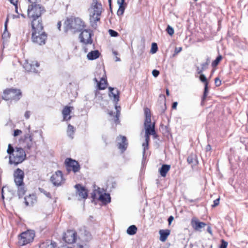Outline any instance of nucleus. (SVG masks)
Segmentation results:
<instances>
[{
	"instance_id": "obj_1",
	"label": "nucleus",
	"mask_w": 248,
	"mask_h": 248,
	"mask_svg": "<svg viewBox=\"0 0 248 248\" xmlns=\"http://www.w3.org/2000/svg\"><path fill=\"white\" fill-rule=\"evenodd\" d=\"M32 40L39 45H44L47 38L46 33L43 31V24L38 20H34L31 23Z\"/></svg>"
},
{
	"instance_id": "obj_2",
	"label": "nucleus",
	"mask_w": 248,
	"mask_h": 248,
	"mask_svg": "<svg viewBox=\"0 0 248 248\" xmlns=\"http://www.w3.org/2000/svg\"><path fill=\"white\" fill-rule=\"evenodd\" d=\"M102 9V4L98 0H93L89 11L91 26L94 29L97 27V23L100 21Z\"/></svg>"
},
{
	"instance_id": "obj_3",
	"label": "nucleus",
	"mask_w": 248,
	"mask_h": 248,
	"mask_svg": "<svg viewBox=\"0 0 248 248\" xmlns=\"http://www.w3.org/2000/svg\"><path fill=\"white\" fill-rule=\"evenodd\" d=\"M86 28L85 22L79 17H71L64 22L65 31H68L73 33L80 32Z\"/></svg>"
},
{
	"instance_id": "obj_4",
	"label": "nucleus",
	"mask_w": 248,
	"mask_h": 248,
	"mask_svg": "<svg viewBox=\"0 0 248 248\" xmlns=\"http://www.w3.org/2000/svg\"><path fill=\"white\" fill-rule=\"evenodd\" d=\"M45 10L41 5H37V6L28 7V16L29 18H32V22L34 20H38L40 24H42V21L40 16Z\"/></svg>"
},
{
	"instance_id": "obj_5",
	"label": "nucleus",
	"mask_w": 248,
	"mask_h": 248,
	"mask_svg": "<svg viewBox=\"0 0 248 248\" xmlns=\"http://www.w3.org/2000/svg\"><path fill=\"white\" fill-rule=\"evenodd\" d=\"M26 155L23 149L16 148L12 155L9 156V163L17 165L22 163L26 158Z\"/></svg>"
},
{
	"instance_id": "obj_6",
	"label": "nucleus",
	"mask_w": 248,
	"mask_h": 248,
	"mask_svg": "<svg viewBox=\"0 0 248 248\" xmlns=\"http://www.w3.org/2000/svg\"><path fill=\"white\" fill-rule=\"evenodd\" d=\"M109 90V96L110 97H113V100L115 104V109H116V112L114 117V121L117 123L119 121V117L120 114V107L117 106V104L119 101V91L113 87H109L108 88Z\"/></svg>"
},
{
	"instance_id": "obj_7",
	"label": "nucleus",
	"mask_w": 248,
	"mask_h": 248,
	"mask_svg": "<svg viewBox=\"0 0 248 248\" xmlns=\"http://www.w3.org/2000/svg\"><path fill=\"white\" fill-rule=\"evenodd\" d=\"M35 236L34 232L27 230L21 233L18 237V245L23 246L32 242Z\"/></svg>"
},
{
	"instance_id": "obj_8",
	"label": "nucleus",
	"mask_w": 248,
	"mask_h": 248,
	"mask_svg": "<svg viewBox=\"0 0 248 248\" xmlns=\"http://www.w3.org/2000/svg\"><path fill=\"white\" fill-rule=\"evenodd\" d=\"M21 92L20 90L16 89H8L3 92L2 99L8 100L18 101L21 97Z\"/></svg>"
},
{
	"instance_id": "obj_9",
	"label": "nucleus",
	"mask_w": 248,
	"mask_h": 248,
	"mask_svg": "<svg viewBox=\"0 0 248 248\" xmlns=\"http://www.w3.org/2000/svg\"><path fill=\"white\" fill-rule=\"evenodd\" d=\"M39 65L38 62L36 61L26 60L23 67L28 72L37 73Z\"/></svg>"
},
{
	"instance_id": "obj_10",
	"label": "nucleus",
	"mask_w": 248,
	"mask_h": 248,
	"mask_svg": "<svg viewBox=\"0 0 248 248\" xmlns=\"http://www.w3.org/2000/svg\"><path fill=\"white\" fill-rule=\"evenodd\" d=\"M78 239L81 242L86 243L92 240V236L90 232L84 228L79 230Z\"/></svg>"
},
{
	"instance_id": "obj_11",
	"label": "nucleus",
	"mask_w": 248,
	"mask_h": 248,
	"mask_svg": "<svg viewBox=\"0 0 248 248\" xmlns=\"http://www.w3.org/2000/svg\"><path fill=\"white\" fill-rule=\"evenodd\" d=\"M65 164L68 171H70L72 170L74 172H76L78 171L80 169V166L78 162L71 158H66Z\"/></svg>"
},
{
	"instance_id": "obj_12",
	"label": "nucleus",
	"mask_w": 248,
	"mask_h": 248,
	"mask_svg": "<svg viewBox=\"0 0 248 248\" xmlns=\"http://www.w3.org/2000/svg\"><path fill=\"white\" fill-rule=\"evenodd\" d=\"M81 31V32L79 37L80 42L85 45L92 44L93 41L90 31L84 29Z\"/></svg>"
},
{
	"instance_id": "obj_13",
	"label": "nucleus",
	"mask_w": 248,
	"mask_h": 248,
	"mask_svg": "<svg viewBox=\"0 0 248 248\" xmlns=\"http://www.w3.org/2000/svg\"><path fill=\"white\" fill-rule=\"evenodd\" d=\"M98 194L99 195L98 200L102 202L104 204H107L110 202V196L109 194L104 193L102 194L100 190V188H98V190H95L92 193V198L94 199L96 198V194Z\"/></svg>"
},
{
	"instance_id": "obj_14",
	"label": "nucleus",
	"mask_w": 248,
	"mask_h": 248,
	"mask_svg": "<svg viewBox=\"0 0 248 248\" xmlns=\"http://www.w3.org/2000/svg\"><path fill=\"white\" fill-rule=\"evenodd\" d=\"M50 181L55 186H59L64 183L62 172L58 170L55 172L51 177Z\"/></svg>"
},
{
	"instance_id": "obj_15",
	"label": "nucleus",
	"mask_w": 248,
	"mask_h": 248,
	"mask_svg": "<svg viewBox=\"0 0 248 248\" xmlns=\"http://www.w3.org/2000/svg\"><path fill=\"white\" fill-rule=\"evenodd\" d=\"M77 234L75 231L68 230L64 233L63 236V240L67 243L72 244L76 242L77 239Z\"/></svg>"
},
{
	"instance_id": "obj_16",
	"label": "nucleus",
	"mask_w": 248,
	"mask_h": 248,
	"mask_svg": "<svg viewBox=\"0 0 248 248\" xmlns=\"http://www.w3.org/2000/svg\"><path fill=\"white\" fill-rule=\"evenodd\" d=\"M14 181L16 186H20L24 184L23 179L24 172L21 169H16L14 173Z\"/></svg>"
},
{
	"instance_id": "obj_17",
	"label": "nucleus",
	"mask_w": 248,
	"mask_h": 248,
	"mask_svg": "<svg viewBox=\"0 0 248 248\" xmlns=\"http://www.w3.org/2000/svg\"><path fill=\"white\" fill-rule=\"evenodd\" d=\"M75 187L77 189L78 195L81 198V199H85L87 198V190L85 187L82 186L80 184H77L75 186Z\"/></svg>"
},
{
	"instance_id": "obj_18",
	"label": "nucleus",
	"mask_w": 248,
	"mask_h": 248,
	"mask_svg": "<svg viewBox=\"0 0 248 248\" xmlns=\"http://www.w3.org/2000/svg\"><path fill=\"white\" fill-rule=\"evenodd\" d=\"M206 223L203 222H200L197 219H192L191 220V225L193 229L196 231L201 232V229L206 226Z\"/></svg>"
},
{
	"instance_id": "obj_19",
	"label": "nucleus",
	"mask_w": 248,
	"mask_h": 248,
	"mask_svg": "<svg viewBox=\"0 0 248 248\" xmlns=\"http://www.w3.org/2000/svg\"><path fill=\"white\" fill-rule=\"evenodd\" d=\"M145 128V137H150V135L155 136V124L144 125Z\"/></svg>"
},
{
	"instance_id": "obj_20",
	"label": "nucleus",
	"mask_w": 248,
	"mask_h": 248,
	"mask_svg": "<svg viewBox=\"0 0 248 248\" xmlns=\"http://www.w3.org/2000/svg\"><path fill=\"white\" fill-rule=\"evenodd\" d=\"M117 140H121V142H118V148L123 152L126 150L127 146L126 138L124 136H120L117 138Z\"/></svg>"
},
{
	"instance_id": "obj_21",
	"label": "nucleus",
	"mask_w": 248,
	"mask_h": 248,
	"mask_svg": "<svg viewBox=\"0 0 248 248\" xmlns=\"http://www.w3.org/2000/svg\"><path fill=\"white\" fill-rule=\"evenodd\" d=\"M72 109H73L72 107L66 106L64 108L62 111L64 121H68L71 119V116L69 115Z\"/></svg>"
},
{
	"instance_id": "obj_22",
	"label": "nucleus",
	"mask_w": 248,
	"mask_h": 248,
	"mask_svg": "<svg viewBox=\"0 0 248 248\" xmlns=\"http://www.w3.org/2000/svg\"><path fill=\"white\" fill-rule=\"evenodd\" d=\"M24 200L26 206H32L36 201V197L34 194H30L26 196Z\"/></svg>"
},
{
	"instance_id": "obj_23",
	"label": "nucleus",
	"mask_w": 248,
	"mask_h": 248,
	"mask_svg": "<svg viewBox=\"0 0 248 248\" xmlns=\"http://www.w3.org/2000/svg\"><path fill=\"white\" fill-rule=\"evenodd\" d=\"M93 80L97 83V87L99 90H104L106 88L107 81L105 77L101 78L100 81H98L96 78Z\"/></svg>"
},
{
	"instance_id": "obj_24",
	"label": "nucleus",
	"mask_w": 248,
	"mask_h": 248,
	"mask_svg": "<svg viewBox=\"0 0 248 248\" xmlns=\"http://www.w3.org/2000/svg\"><path fill=\"white\" fill-rule=\"evenodd\" d=\"M56 246L57 245L55 242L47 240L41 243L39 248H55Z\"/></svg>"
},
{
	"instance_id": "obj_25",
	"label": "nucleus",
	"mask_w": 248,
	"mask_h": 248,
	"mask_svg": "<svg viewBox=\"0 0 248 248\" xmlns=\"http://www.w3.org/2000/svg\"><path fill=\"white\" fill-rule=\"evenodd\" d=\"M170 165L167 164L162 165L159 170L161 176L165 177L166 176L167 172L170 170Z\"/></svg>"
},
{
	"instance_id": "obj_26",
	"label": "nucleus",
	"mask_w": 248,
	"mask_h": 248,
	"mask_svg": "<svg viewBox=\"0 0 248 248\" xmlns=\"http://www.w3.org/2000/svg\"><path fill=\"white\" fill-rule=\"evenodd\" d=\"M159 232L160 234V240L162 242H164L169 235L170 231L169 230H160Z\"/></svg>"
},
{
	"instance_id": "obj_27",
	"label": "nucleus",
	"mask_w": 248,
	"mask_h": 248,
	"mask_svg": "<svg viewBox=\"0 0 248 248\" xmlns=\"http://www.w3.org/2000/svg\"><path fill=\"white\" fill-rule=\"evenodd\" d=\"M144 114L145 116L144 125L152 124L151 119V112L150 110L148 108H146L144 109Z\"/></svg>"
},
{
	"instance_id": "obj_28",
	"label": "nucleus",
	"mask_w": 248,
	"mask_h": 248,
	"mask_svg": "<svg viewBox=\"0 0 248 248\" xmlns=\"http://www.w3.org/2000/svg\"><path fill=\"white\" fill-rule=\"evenodd\" d=\"M100 53L98 50L91 51L87 54V58L90 60H93L99 58Z\"/></svg>"
},
{
	"instance_id": "obj_29",
	"label": "nucleus",
	"mask_w": 248,
	"mask_h": 248,
	"mask_svg": "<svg viewBox=\"0 0 248 248\" xmlns=\"http://www.w3.org/2000/svg\"><path fill=\"white\" fill-rule=\"evenodd\" d=\"M137 227L134 225H132L130 226L127 228L126 232H127V234H128L129 235H132L136 234V233L137 232Z\"/></svg>"
},
{
	"instance_id": "obj_30",
	"label": "nucleus",
	"mask_w": 248,
	"mask_h": 248,
	"mask_svg": "<svg viewBox=\"0 0 248 248\" xmlns=\"http://www.w3.org/2000/svg\"><path fill=\"white\" fill-rule=\"evenodd\" d=\"M75 133V128L73 126L68 124L67 130V135L71 139L73 138V135Z\"/></svg>"
},
{
	"instance_id": "obj_31",
	"label": "nucleus",
	"mask_w": 248,
	"mask_h": 248,
	"mask_svg": "<svg viewBox=\"0 0 248 248\" xmlns=\"http://www.w3.org/2000/svg\"><path fill=\"white\" fill-rule=\"evenodd\" d=\"M18 187V195L19 198H21L25 194L26 191L24 184L20 186H17Z\"/></svg>"
},
{
	"instance_id": "obj_32",
	"label": "nucleus",
	"mask_w": 248,
	"mask_h": 248,
	"mask_svg": "<svg viewBox=\"0 0 248 248\" xmlns=\"http://www.w3.org/2000/svg\"><path fill=\"white\" fill-rule=\"evenodd\" d=\"M187 161L188 164L193 165L196 162V155L193 154H191L188 156Z\"/></svg>"
},
{
	"instance_id": "obj_33",
	"label": "nucleus",
	"mask_w": 248,
	"mask_h": 248,
	"mask_svg": "<svg viewBox=\"0 0 248 248\" xmlns=\"http://www.w3.org/2000/svg\"><path fill=\"white\" fill-rule=\"evenodd\" d=\"M28 7L37 6L41 4V0H28Z\"/></svg>"
},
{
	"instance_id": "obj_34",
	"label": "nucleus",
	"mask_w": 248,
	"mask_h": 248,
	"mask_svg": "<svg viewBox=\"0 0 248 248\" xmlns=\"http://www.w3.org/2000/svg\"><path fill=\"white\" fill-rule=\"evenodd\" d=\"M145 142H144L142 145V147L143 148V155H144V154L145 153L146 150L148 149L149 141L150 140V137H148V138H147V137H145Z\"/></svg>"
},
{
	"instance_id": "obj_35",
	"label": "nucleus",
	"mask_w": 248,
	"mask_h": 248,
	"mask_svg": "<svg viewBox=\"0 0 248 248\" xmlns=\"http://www.w3.org/2000/svg\"><path fill=\"white\" fill-rule=\"evenodd\" d=\"M25 146L24 147L28 150H30L33 145V142L30 141L28 140H23Z\"/></svg>"
},
{
	"instance_id": "obj_36",
	"label": "nucleus",
	"mask_w": 248,
	"mask_h": 248,
	"mask_svg": "<svg viewBox=\"0 0 248 248\" xmlns=\"http://www.w3.org/2000/svg\"><path fill=\"white\" fill-rule=\"evenodd\" d=\"M125 10V7L124 5H119V9L117 11V15L118 16H121L124 14Z\"/></svg>"
},
{
	"instance_id": "obj_37",
	"label": "nucleus",
	"mask_w": 248,
	"mask_h": 248,
	"mask_svg": "<svg viewBox=\"0 0 248 248\" xmlns=\"http://www.w3.org/2000/svg\"><path fill=\"white\" fill-rule=\"evenodd\" d=\"M222 58V57L221 55H219L218 56H217L216 60L212 62V66L216 67V66H217L218 64L220 61L221 60Z\"/></svg>"
},
{
	"instance_id": "obj_38",
	"label": "nucleus",
	"mask_w": 248,
	"mask_h": 248,
	"mask_svg": "<svg viewBox=\"0 0 248 248\" xmlns=\"http://www.w3.org/2000/svg\"><path fill=\"white\" fill-rule=\"evenodd\" d=\"M9 16L7 17V19L5 22V31L4 32H3V33L2 34V37L3 38H8L9 37V33L7 32L6 31V30H7V22H8V18H9Z\"/></svg>"
},
{
	"instance_id": "obj_39",
	"label": "nucleus",
	"mask_w": 248,
	"mask_h": 248,
	"mask_svg": "<svg viewBox=\"0 0 248 248\" xmlns=\"http://www.w3.org/2000/svg\"><path fill=\"white\" fill-rule=\"evenodd\" d=\"M208 93V83H206L204 85V93L203 95L202 98V102H203L207 95Z\"/></svg>"
},
{
	"instance_id": "obj_40",
	"label": "nucleus",
	"mask_w": 248,
	"mask_h": 248,
	"mask_svg": "<svg viewBox=\"0 0 248 248\" xmlns=\"http://www.w3.org/2000/svg\"><path fill=\"white\" fill-rule=\"evenodd\" d=\"M15 151V150L13 148V147L11 146L10 144L8 145V148L7 150V152L8 154L12 155L13 154V153Z\"/></svg>"
},
{
	"instance_id": "obj_41",
	"label": "nucleus",
	"mask_w": 248,
	"mask_h": 248,
	"mask_svg": "<svg viewBox=\"0 0 248 248\" xmlns=\"http://www.w3.org/2000/svg\"><path fill=\"white\" fill-rule=\"evenodd\" d=\"M210 63V60L207 59L206 62H205L202 63L201 64L202 68L203 69V71L206 69L208 67V66Z\"/></svg>"
},
{
	"instance_id": "obj_42",
	"label": "nucleus",
	"mask_w": 248,
	"mask_h": 248,
	"mask_svg": "<svg viewBox=\"0 0 248 248\" xmlns=\"http://www.w3.org/2000/svg\"><path fill=\"white\" fill-rule=\"evenodd\" d=\"M166 31H167V33L170 36L174 34V30L170 25L168 26L167 29H166Z\"/></svg>"
},
{
	"instance_id": "obj_43",
	"label": "nucleus",
	"mask_w": 248,
	"mask_h": 248,
	"mask_svg": "<svg viewBox=\"0 0 248 248\" xmlns=\"http://www.w3.org/2000/svg\"><path fill=\"white\" fill-rule=\"evenodd\" d=\"M108 31L109 35L112 37H117L119 35L118 33L113 30L109 29Z\"/></svg>"
},
{
	"instance_id": "obj_44",
	"label": "nucleus",
	"mask_w": 248,
	"mask_h": 248,
	"mask_svg": "<svg viewBox=\"0 0 248 248\" xmlns=\"http://www.w3.org/2000/svg\"><path fill=\"white\" fill-rule=\"evenodd\" d=\"M157 49H158V48H157V44L155 43H152L151 52L152 53H155L157 51Z\"/></svg>"
},
{
	"instance_id": "obj_45",
	"label": "nucleus",
	"mask_w": 248,
	"mask_h": 248,
	"mask_svg": "<svg viewBox=\"0 0 248 248\" xmlns=\"http://www.w3.org/2000/svg\"><path fill=\"white\" fill-rule=\"evenodd\" d=\"M39 191L43 193L45 195H46L47 197H48L49 198H51V194L49 192H47L45 190H44V189L43 188H39Z\"/></svg>"
},
{
	"instance_id": "obj_46",
	"label": "nucleus",
	"mask_w": 248,
	"mask_h": 248,
	"mask_svg": "<svg viewBox=\"0 0 248 248\" xmlns=\"http://www.w3.org/2000/svg\"><path fill=\"white\" fill-rule=\"evenodd\" d=\"M200 79L202 82L204 83V84L208 83L207 78L204 74H201L200 76Z\"/></svg>"
},
{
	"instance_id": "obj_47",
	"label": "nucleus",
	"mask_w": 248,
	"mask_h": 248,
	"mask_svg": "<svg viewBox=\"0 0 248 248\" xmlns=\"http://www.w3.org/2000/svg\"><path fill=\"white\" fill-rule=\"evenodd\" d=\"M10 2L15 6V10L17 13V1L18 0H9Z\"/></svg>"
},
{
	"instance_id": "obj_48",
	"label": "nucleus",
	"mask_w": 248,
	"mask_h": 248,
	"mask_svg": "<svg viewBox=\"0 0 248 248\" xmlns=\"http://www.w3.org/2000/svg\"><path fill=\"white\" fill-rule=\"evenodd\" d=\"M221 244L219 248H227L228 246V242L225 241L224 240H221Z\"/></svg>"
},
{
	"instance_id": "obj_49",
	"label": "nucleus",
	"mask_w": 248,
	"mask_h": 248,
	"mask_svg": "<svg viewBox=\"0 0 248 248\" xmlns=\"http://www.w3.org/2000/svg\"><path fill=\"white\" fill-rule=\"evenodd\" d=\"M28 130L29 132L28 133H26L24 135V138H23V140H28V138H29V136L31 135V133H30V126H29L28 127Z\"/></svg>"
},
{
	"instance_id": "obj_50",
	"label": "nucleus",
	"mask_w": 248,
	"mask_h": 248,
	"mask_svg": "<svg viewBox=\"0 0 248 248\" xmlns=\"http://www.w3.org/2000/svg\"><path fill=\"white\" fill-rule=\"evenodd\" d=\"M159 74V72L158 70H156V69H154L153 70L152 75L154 77L156 78L158 76Z\"/></svg>"
},
{
	"instance_id": "obj_51",
	"label": "nucleus",
	"mask_w": 248,
	"mask_h": 248,
	"mask_svg": "<svg viewBox=\"0 0 248 248\" xmlns=\"http://www.w3.org/2000/svg\"><path fill=\"white\" fill-rule=\"evenodd\" d=\"M221 80L218 78H216L215 79V83L217 86H219L221 85Z\"/></svg>"
},
{
	"instance_id": "obj_52",
	"label": "nucleus",
	"mask_w": 248,
	"mask_h": 248,
	"mask_svg": "<svg viewBox=\"0 0 248 248\" xmlns=\"http://www.w3.org/2000/svg\"><path fill=\"white\" fill-rule=\"evenodd\" d=\"M21 133H22L21 130H19V129H16V130H15V131H14V136L15 137H16Z\"/></svg>"
},
{
	"instance_id": "obj_53",
	"label": "nucleus",
	"mask_w": 248,
	"mask_h": 248,
	"mask_svg": "<svg viewBox=\"0 0 248 248\" xmlns=\"http://www.w3.org/2000/svg\"><path fill=\"white\" fill-rule=\"evenodd\" d=\"M219 198L217 199L216 200H214V204L212 205L213 207H216L219 204Z\"/></svg>"
},
{
	"instance_id": "obj_54",
	"label": "nucleus",
	"mask_w": 248,
	"mask_h": 248,
	"mask_svg": "<svg viewBox=\"0 0 248 248\" xmlns=\"http://www.w3.org/2000/svg\"><path fill=\"white\" fill-rule=\"evenodd\" d=\"M182 50V47H176L174 51V55L177 54Z\"/></svg>"
},
{
	"instance_id": "obj_55",
	"label": "nucleus",
	"mask_w": 248,
	"mask_h": 248,
	"mask_svg": "<svg viewBox=\"0 0 248 248\" xmlns=\"http://www.w3.org/2000/svg\"><path fill=\"white\" fill-rule=\"evenodd\" d=\"M31 115V112L30 111H26L25 113L24 116L25 117L28 119L30 118Z\"/></svg>"
},
{
	"instance_id": "obj_56",
	"label": "nucleus",
	"mask_w": 248,
	"mask_h": 248,
	"mask_svg": "<svg viewBox=\"0 0 248 248\" xmlns=\"http://www.w3.org/2000/svg\"><path fill=\"white\" fill-rule=\"evenodd\" d=\"M203 71V70L202 68H200L199 67H197V71L198 74H200V75L202 74V73Z\"/></svg>"
},
{
	"instance_id": "obj_57",
	"label": "nucleus",
	"mask_w": 248,
	"mask_h": 248,
	"mask_svg": "<svg viewBox=\"0 0 248 248\" xmlns=\"http://www.w3.org/2000/svg\"><path fill=\"white\" fill-rule=\"evenodd\" d=\"M117 3L119 5H124V0H118Z\"/></svg>"
},
{
	"instance_id": "obj_58",
	"label": "nucleus",
	"mask_w": 248,
	"mask_h": 248,
	"mask_svg": "<svg viewBox=\"0 0 248 248\" xmlns=\"http://www.w3.org/2000/svg\"><path fill=\"white\" fill-rule=\"evenodd\" d=\"M28 140L31 142L33 141V135L31 133V135L29 136V138H28Z\"/></svg>"
},
{
	"instance_id": "obj_59",
	"label": "nucleus",
	"mask_w": 248,
	"mask_h": 248,
	"mask_svg": "<svg viewBox=\"0 0 248 248\" xmlns=\"http://www.w3.org/2000/svg\"><path fill=\"white\" fill-rule=\"evenodd\" d=\"M173 219H174V218H173V217L172 216H170L169 217V218H168V222H169V224H170L171 223V222L172 221Z\"/></svg>"
},
{
	"instance_id": "obj_60",
	"label": "nucleus",
	"mask_w": 248,
	"mask_h": 248,
	"mask_svg": "<svg viewBox=\"0 0 248 248\" xmlns=\"http://www.w3.org/2000/svg\"><path fill=\"white\" fill-rule=\"evenodd\" d=\"M177 104L178 103L177 102H173L172 105V108L173 109H175L177 107Z\"/></svg>"
},
{
	"instance_id": "obj_61",
	"label": "nucleus",
	"mask_w": 248,
	"mask_h": 248,
	"mask_svg": "<svg viewBox=\"0 0 248 248\" xmlns=\"http://www.w3.org/2000/svg\"><path fill=\"white\" fill-rule=\"evenodd\" d=\"M207 231L210 233L211 234H212V229L210 226H208L207 229Z\"/></svg>"
},
{
	"instance_id": "obj_62",
	"label": "nucleus",
	"mask_w": 248,
	"mask_h": 248,
	"mask_svg": "<svg viewBox=\"0 0 248 248\" xmlns=\"http://www.w3.org/2000/svg\"><path fill=\"white\" fill-rule=\"evenodd\" d=\"M61 22L59 21L57 24V28L59 29V30H61Z\"/></svg>"
},
{
	"instance_id": "obj_63",
	"label": "nucleus",
	"mask_w": 248,
	"mask_h": 248,
	"mask_svg": "<svg viewBox=\"0 0 248 248\" xmlns=\"http://www.w3.org/2000/svg\"><path fill=\"white\" fill-rule=\"evenodd\" d=\"M211 146L210 145H208L206 147V150L208 151V150H211Z\"/></svg>"
},
{
	"instance_id": "obj_64",
	"label": "nucleus",
	"mask_w": 248,
	"mask_h": 248,
	"mask_svg": "<svg viewBox=\"0 0 248 248\" xmlns=\"http://www.w3.org/2000/svg\"><path fill=\"white\" fill-rule=\"evenodd\" d=\"M79 248H88L87 246H85V247H83L82 245H79Z\"/></svg>"
}]
</instances>
